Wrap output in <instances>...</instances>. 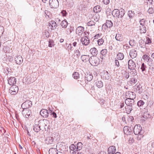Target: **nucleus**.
<instances>
[{
	"label": "nucleus",
	"mask_w": 154,
	"mask_h": 154,
	"mask_svg": "<svg viewBox=\"0 0 154 154\" xmlns=\"http://www.w3.org/2000/svg\"><path fill=\"white\" fill-rule=\"evenodd\" d=\"M39 127L40 128L42 131H48L50 127L49 122L46 119L39 120L38 121Z\"/></svg>",
	"instance_id": "1"
},
{
	"label": "nucleus",
	"mask_w": 154,
	"mask_h": 154,
	"mask_svg": "<svg viewBox=\"0 0 154 154\" xmlns=\"http://www.w3.org/2000/svg\"><path fill=\"white\" fill-rule=\"evenodd\" d=\"M125 13V10L121 8L119 10L117 9L113 10L112 14L113 16L115 17L122 18L124 15Z\"/></svg>",
	"instance_id": "2"
},
{
	"label": "nucleus",
	"mask_w": 154,
	"mask_h": 154,
	"mask_svg": "<svg viewBox=\"0 0 154 154\" xmlns=\"http://www.w3.org/2000/svg\"><path fill=\"white\" fill-rule=\"evenodd\" d=\"M99 59L96 56H92L90 57L89 63L93 66H97L100 63Z\"/></svg>",
	"instance_id": "3"
},
{
	"label": "nucleus",
	"mask_w": 154,
	"mask_h": 154,
	"mask_svg": "<svg viewBox=\"0 0 154 154\" xmlns=\"http://www.w3.org/2000/svg\"><path fill=\"white\" fill-rule=\"evenodd\" d=\"M18 88L16 85H12L9 89V92L11 95H15L18 92Z\"/></svg>",
	"instance_id": "4"
},
{
	"label": "nucleus",
	"mask_w": 154,
	"mask_h": 154,
	"mask_svg": "<svg viewBox=\"0 0 154 154\" xmlns=\"http://www.w3.org/2000/svg\"><path fill=\"white\" fill-rule=\"evenodd\" d=\"M49 5L51 8H57L59 6V2L57 0H50Z\"/></svg>",
	"instance_id": "5"
},
{
	"label": "nucleus",
	"mask_w": 154,
	"mask_h": 154,
	"mask_svg": "<svg viewBox=\"0 0 154 154\" xmlns=\"http://www.w3.org/2000/svg\"><path fill=\"white\" fill-rule=\"evenodd\" d=\"M81 42L83 45H87L90 43V40L87 36H85L81 38Z\"/></svg>",
	"instance_id": "6"
},
{
	"label": "nucleus",
	"mask_w": 154,
	"mask_h": 154,
	"mask_svg": "<svg viewBox=\"0 0 154 154\" xmlns=\"http://www.w3.org/2000/svg\"><path fill=\"white\" fill-rule=\"evenodd\" d=\"M32 102L30 100H27L23 103L21 105V107L23 109H28L31 107Z\"/></svg>",
	"instance_id": "7"
},
{
	"label": "nucleus",
	"mask_w": 154,
	"mask_h": 154,
	"mask_svg": "<svg viewBox=\"0 0 154 154\" xmlns=\"http://www.w3.org/2000/svg\"><path fill=\"white\" fill-rule=\"evenodd\" d=\"M113 23L111 20H107L106 22L103 24L102 26V29H106L108 28H110L112 26Z\"/></svg>",
	"instance_id": "8"
},
{
	"label": "nucleus",
	"mask_w": 154,
	"mask_h": 154,
	"mask_svg": "<svg viewBox=\"0 0 154 154\" xmlns=\"http://www.w3.org/2000/svg\"><path fill=\"white\" fill-rule=\"evenodd\" d=\"M142 128L140 125H136L134 127V132L135 134L138 135L140 133Z\"/></svg>",
	"instance_id": "9"
},
{
	"label": "nucleus",
	"mask_w": 154,
	"mask_h": 154,
	"mask_svg": "<svg viewBox=\"0 0 154 154\" xmlns=\"http://www.w3.org/2000/svg\"><path fill=\"white\" fill-rule=\"evenodd\" d=\"M126 98H127L134 99L135 98V94L133 92L128 91L126 93Z\"/></svg>",
	"instance_id": "10"
},
{
	"label": "nucleus",
	"mask_w": 154,
	"mask_h": 154,
	"mask_svg": "<svg viewBox=\"0 0 154 154\" xmlns=\"http://www.w3.org/2000/svg\"><path fill=\"white\" fill-rule=\"evenodd\" d=\"M22 113L23 116L26 118H28L31 113L30 110L28 109H23L22 111Z\"/></svg>",
	"instance_id": "11"
},
{
	"label": "nucleus",
	"mask_w": 154,
	"mask_h": 154,
	"mask_svg": "<svg viewBox=\"0 0 154 154\" xmlns=\"http://www.w3.org/2000/svg\"><path fill=\"white\" fill-rule=\"evenodd\" d=\"M128 68L130 69H135L136 65L135 63L132 60H130L128 62Z\"/></svg>",
	"instance_id": "12"
},
{
	"label": "nucleus",
	"mask_w": 154,
	"mask_h": 154,
	"mask_svg": "<svg viewBox=\"0 0 154 154\" xmlns=\"http://www.w3.org/2000/svg\"><path fill=\"white\" fill-rule=\"evenodd\" d=\"M33 130L36 132H38L41 131L40 128L39 127L38 121L36 120L35 121V125L33 126Z\"/></svg>",
	"instance_id": "13"
},
{
	"label": "nucleus",
	"mask_w": 154,
	"mask_h": 154,
	"mask_svg": "<svg viewBox=\"0 0 154 154\" xmlns=\"http://www.w3.org/2000/svg\"><path fill=\"white\" fill-rule=\"evenodd\" d=\"M84 31V28L82 26H78L76 29V33L79 36H81Z\"/></svg>",
	"instance_id": "14"
},
{
	"label": "nucleus",
	"mask_w": 154,
	"mask_h": 154,
	"mask_svg": "<svg viewBox=\"0 0 154 154\" xmlns=\"http://www.w3.org/2000/svg\"><path fill=\"white\" fill-rule=\"evenodd\" d=\"M134 99L127 98L125 100V103L126 105L131 106L134 105Z\"/></svg>",
	"instance_id": "15"
},
{
	"label": "nucleus",
	"mask_w": 154,
	"mask_h": 154,
	"mask_svg": "<svg viewBox=\"0 0 154 154\" xmlns=\"http://www.w3.org/2000/svg\"><path fill=\"white\" fill-rule=\"evenodd\" d=\"M23 59L20 55L16 56L15 58V61L16 63L19 65L21 64L23 62Z\"/></svg>",
	"instance_id": "16"
},
{
	"label": "nucleus",
	"mask_w": 154,
	"mask_h": 154,
	"mask_svg": "<svg viewBox=\"0 0 154 154\" xmlns=\"http://www.w3.org/2000/svg\"><path fill=\"white\" fill-rule=\"evenodd\" d=\"M40 114L43 117L47 118L48 116L49 113L48 110L45 109H42L40 111Z\"/></svg>",
	"instance_id": "17"
},
{
	"label": "nucleus",
	"mask_w": 154,
	"mask_h": 154,
	"mask_svg": "<svg viewBox=\"0 0 154 154\" xmlns=\"http://www.w3.org/2000/svg\"><path fill=\"white\" fill-rule=\"evenodd\" d=\"M16 79L14 77H11L8 79V83L10 85H15L16 83Z\"/></svg>",
	"instance_id": "18"
},
{
	"label": "nucleus",
	"mask_w": 154,
	"mask_h": 154,
	"mask_svg": "<svg viewBox=\"0 0 154 154\" xmlns=\"http://www.w3.org/2000/svg\"><path fill=\"white\" fill-rule=\"evenodd\" d=\"M116 151V147L115 146H110L108 149V154H114Z\"/></svg>",
	"instance_id": "19"
},
{
	"label": "nucleus",
	"mask_w": 154,
	"mask_h": 154,
	"mask_svg": "<svg viewBox=\"0 0 154 154\" xmlns=\"http://www.w3.org/2000/svg\"><path fill=\"white\" fill-rule=\"evenodd\" d=\"M124 133L126 135L130 134L132 132L131 129L127 126H125L124 128Z\"/></svg>",
	"instance_id": "20"
},
{
	"label": "nucleus",
	"mask_w": 154,
	"mask_h": 154,
	"mask_svg": "<svg viewBox=\"0 0 154 154\" xmlns=\"http://www.w3.org/2000/svg\"><path fill=\"white\" fill-rule=\"evenodd\" d=\"M140 30L141 33H145L147 31L148 27L147 25L140 26Z\"/></svg>",
	"instance_id": "21"
},
{
	"label": "nucleus",
	"mask_w": 154,
	"mask_h": 154,
	"mask_svg": "<svg viewBox=\"0 0 154 154\" xmlns=\"http://www.w3.org/2000/svg\"><path fill=\"white\" fill-rule=\"evenodd\" d=\"M49 26L51 27V29L54 30L57 27V24L54 21H52L48 25Z\"/></svg>",
	"instance_id": "22"
},
{
	"label": "nucleus",
	"mask_w": 154,
	"mask_h": 154,
	"mask_svg": "<svg viewBox=\"0 0 154 154\" xmlns=\"http://www.w3.org/2000/svg\"><path fill=\"white\" fill-rule=\"evenodd\" d=\"M102 76L103 79H108L109 78V74L107 71L104 70L102 72Z\"/></svg>",
	"instance_id": "23"
},
{
	"label": "nucleus",
	"mask_w": 154,
	"mask_h": 154,
	"mask_svg": "<svg viewBox=\"0 0 154 154\" xmlns=\"http://www.w3.org/2000/svg\"><path fill=\"white\" fill-rule=\"evenodd\" d=\"M130 56L132 59L135 58L137 56V52L136 51L132 49L130 52Z\"/></svg>",
	"instance_id": "24"
},
{
	"label": "nucleus",
	"mask_w": 154,
	"mask_h": 154,
	"mask_svg": "<svg viewBox=\"0 0 154 154\" xmlns=\"http://www.w3.org/2000/svg\"><path fill=\"white\" fill-rule=\"evenodd\" d=\"M81 59L83 61L86 62L89 61V62L90 57L88 55H82L81 57Z\"/></svg>",
	"instance_id": "25"
},
{
	"label": "nucleus",
	"mask_w": 154,
	"mask_h": 154,
	"mask_svg": "<svg viewBox=\"0 0 154 154\" xmlns=\"http://www.w3.org/2000/svg\"><path fill=\"white\" fill-rule=\"evenodd\" d=\"M93 78V76L91 73H88L86 75L85 79L88 82L91 81Z\"/></svg>",
	"instance_id": "26"
},
{
	"label": "nucleus",
	"mask_w": 154,
	"mask_h": 154,
	"mask_svg": "<svg viewBox=\"0 0 154 154\" xmlns=\"http://www.w3.org/2000/svg\"><path fill=\"white\" fill-rule=\"evenodd\" d=\"M95 85L97 87L101 88L103 86V83L100 80H97L95 82Z\"/></svg>",
	"instance_id": "27"
},
{
	"label": "nucleus",
	"mask_w": 154,
	"mask_h": 154,
	"mask_svg": "<svg viewBox=\"0 0 154 154\" xmlns=\"http://www.w3.org/2000/svg\"><path fill=\"white\" fill-rule=\"evenodd\" d=\"M124 57V55L122 53H118L116 56V58L119 60H122Z\"/></svg>",
	"instance_id": "28"
},
{
	"label": "nucleus",
	"mask_w": 154,
	"mask_h": 154,
	"mask_svg": "<svg viewBox=\"0 0 154 154\" xmlns=\"http://www.w3.org/2000/svg\"><path fill=\"white\" fill-rule=\"evenodd\" d=\"M91 54L93 55V56H96L97 54V51L95 48H91L90 51Z\"/></svg>",
	"instance_id": "29"
},
{
	"label": "nucleus",
	"mask_w": 154,
	"mask_h": 154,
	"mask_svg": "<svg viewBox=\"0 0 154 154\" xmlns=\"http://www.w3.org/2000/svg\"><path fill=\"white\" fill-rule=\"evenodd\" d=\"M3 51L5 53H11L12 52V49H10L8 46L4 47L3 48Z\"/></svg>",
	"instance_id": "30"
},
{
	"label": "nucleus",
	"mask_w": 154,
	"mask_h": 154,
	"mask_svg": "<svg viewBox=\"0 0 154 154\" xmlns=\"http://www.w3.org/2000/svg\"><path fill=\"white\" fill-rule=\"evenodd\" d=\"M57 150L56 148H52L49 150V154H57Z\"/></svg>",
	"instance_id": "31"
},
{
	"label": "nucleus",
	"mask_w": 154,
	"mask_h": 154,
	"mask_svg": "<svg viewBox=\"0 0 154 154\" xmlns=\"http://www.w3.org/2000/svg\"><path fill=\"white\" fill-rule=\"evenodd\" d=\"M54 140L53 137H48L46 139V143L48 144H51L52 143Z\"/></svg>",
	"instance_id": "32"
},
{
	"label": "nucleus",
	"mask_w": 154,
	"mask_h": 154,
	"mask_svg": "<svg viewBox=\"0 0 154 154\" xmlns=\"http://www.w3.org/2000/svg\"><path fill=\"white\" fill-rule=\"evenodd\" d=\"M93 11L95 13H98L101 10V8L100 6L97 5L93 8Z\"/></svg>",
	"instance_id": "33"
},
{
	"label": "nucleus",
	"mask_w": 154,
	"mask_h": 154,
	"mask_svg": "<svg viewBox=\"0 0 154 154\" xmlns=\"http://www.w3.org/2000/svg\"><path fill=\"white\" fill-rule=\"evenodd\" d=\"M60 24L63 28H66L67 26L68 23L67 21L64 20L61 22Z\"/></svg>",
	"instance_id": "34"
},
{
	"label": "nucleus",
	"mask_w": 154,
	"mask_h": 154,
	"mask_svg": "<svg viewBox=\"0 0 154 154\" xmlns=\"http://www.w3.org/2000/svg\"><path fill=\"white\" fill-rule=\"evenodd\" d=\"M125 109L126 112L129 114L131 113L132 109V106L127 105L125 107Z\"/></svg>",
	"instance_id": "35"
},
{
	"label": "nucleus",
	"mask_w": 154,
	"mask_h": 154,
	"mask_svg": "<svg viewBox=\"0 0 154 154\" xmlns=\"http://www.w3.org/2000/svg\"><path fill=\"white\" fill-rule=\"evenodd\" d=\"M122 35L120 34H116L115 37L117 41H121L122 39Z\"/></svg>",
	"instance_id": "36"
},
{
	"label": "nucleus",
	"mask_w": 154,
	"mask_h": 154,
	"mask_svg": "<svg viewBox=\"0 0 154 154\" xmlns=\"http://www.w3.org/2000/svg\"><path fill=\"white\" fill-rule=\"evenodd\" d=\"M137 81V80L134 78H131L130 80L128 82V84L130 83L132 85L133 84H135Z\"/></svg>",
	"instance_id": "37"
},
{
	"label": "nucleus",
	"mask_w": 154,
	"mask_h": 154,
	"mask_svg": "<svg viewBox=\"0 0 154 154\" xmlns=\"http://www.w3.org/2000/svg\"><path fill=\"white\" fill-rule=\"evenodd\" d=\"M135 13L134 11H128V15L130 18L133 17L134 16Z\"/></svg>",
	"instance_id": "38"
},
{
	"label": "nucleus",
	"mask_w": 154,
	"mask_h": 154,
	"mask_svg": "<svg viewBox=\"0 0 154 154\" xmlns=\"http://www.w3.org/2000/svg\"><path fill=\"white\" fill-rule=\"evenodd\" d=\"M139 45L142 48H144L145 47L146 43L143 40L139 41Z\"/></svg>",
	"instance_id": "39"
},
{
	"label": "nucleus",
	"mask_w": 154,
	"mask_h": 154,
	"mask_svg": "<svg viewBox=\"0 0 154 154\" xmlns=\"http://www.w3.org/2000/svg\"><path fill=\"white\" fill-rule=\"evenodd\" d=\"M122 75L123 77L126 79L128 78L129 77V73L125 71H124L123 73H122Z\"/></svg>",
	"instance_id": "40"
},
{
	"label": "nucleus",
	"mask_w": 154,
	"mask_h": 154,
	"mask_svg": "<svg viewBox=\"0 0 154 154\" xmlns=\"http://www.w3.org/2000/svg\"><path fill=\"white\" fill-rule=\"evenodd\" d=\"M48 46L50 47H52L54 45V42L52 39H49L48 41Z\"/></svg>",
	"instance_id": "41"
},
{
	"label": "nucleus",
	"mask_w": 154,
	"mask_h": 154,
	"mask_svg": "<svg viewBox=\"0 0 154 154\" xmlns=\"http://www.w3.org/2000/svg\"><path fill=\"white\" fill-rule=\"evenodd\" d=\"M143 58L145 60H148V61H151L152 60L147 55L145 54L143 57Z\"/></svg>",
	"instance_id": "42"
},
{
	"label": "nucleus",
	"mask_w": 154,
	"mask_h": 154,
	"mask_svg": "<svg viewBox=\"0 0 154 154\" xmlns=\"http://www.w3.org/2000/svg\"><path fill=\"white\" fill-rule=\"evenodd\" d=\"M82 144L81 142H79L77 143L76 145V147L78 150H80L82 147Z\"/></svg>",
	"instance_id": "43"
},
{
	"label": "nucleus",
	"mask_w": 154,
	"mask_h": 154,
	"mask_svg": "<svg viewBox=\"0 0 154 154\" xmlns=\"http://www.w3.org/2000/svg\"><path fill=\"white\" fill-rule=\"evenodd\" d=\"M146 21L144 19H142L140 21V26H143L146 25Z\"/></svg>",
	"instance_id": "44"
},
{
	"label": "nucleus",
	"mask_w": 154,
	"mask_h": 154,
	"mask_svg": "<svg viewBox=\"0 0 154 154\" xmlns=\"http://www.w3.org/2000/svg\"><path fill=\"white\" fill-rule=\"evenodd\" d=\"M73 77L75 79H77L79 78V74L77 72H75L72 74Z\"/></svg>",
	"instance_id": "45"
},
{
	"label": "nucleus",
	"mask_w": 154,
	"mask_h": 154,
	"mask_svg": "<svg viewBox=\"0 0 154 154\" xmlns=\"http://www.w3.org/2000/svg\"><path fill=\"white\" fill-rule=\"evenodd\" d=\"M107 50L104 49L102 50L100 52V53L103 56H105L107 54Z\"/></svg>",
	"instance_id": "46"
},
{
	"label": "nucleus",
	"mask_w": 154,
	"mask_h": 154,
	"mask_svg": "<svg viewBox=\"0 0 154 154\" xmlns=\"http://www.w3.org/2000/svg\"><path fill=\"white\" fill-rule=\"evenodd\" d=\"M104 42V40L102 38L99 39L97 40L98 44L99 46L102 45L103 43Z\"/></svg>",
	"instance_id": "47"
},
{
	"label": "nucleus",
	"mask_w": 154,
	"mask_h": 154,
	"mask_svg": "<svg viewBox=\"0 0 154 154\" xmlns=\"http://www.w3.org/2000/svg\"><path fill=\"white\" fill-rule=\"evenodd\" d=\"M74 54L75 55L78 57L81 55L80 52L78 49H76L74 51Z\"/></svg>",
	"instance_id": "48"
},
{
	"label": "nucleus",
	"mask_w": 154,
	"mask_h": 154,
	"mask_svg": "<svg viewBox=\"0 0 154 154\" xmlns=\"http://www.w3.org/2000/svg\"><path fill=\"white\" fill-rule=\"evenodd\" d=\"M144 104V102L142 100L139 101L137 103V105L139 107H141Z\"/></svg>",
	"instance_id": "49"
},
{
	"label": "nucleus",
	"mask_w": 154,
	"mask_h": 154,
	"mask_svg": "<svg viewBox=\"0 0 154 154\" xmlns=\"http://www.w3.org/2000/svg\"><path fill=\"white\" fill-rule=\"evenodd\" d=\"M146 68V65L144 63H143L141 65L140 69H141L142 72H143L144 71H145Z\"/></svg>",
	"instance_id": "50"
},
{
	"label": "nucleus",
	"mask_w": 154,
	"mask_h": 154,
	"mask_svg": "<svg viewBox=\"0 0 154 154\" xmlns=\"http://www.w3.org/2000/svg\"><path fill=\"white\" fill-rule=\"evenodd\" d=\"M140 109H141V112H142V113L145 114L147 113L148 109L147 106H146V107L144 108L143 109H141V108Z\"/></svg>",
	"instance_id": "51"
},
{
	"label": "nucleus",
	"mask_w": 154,
	"mask_h": 154,
	"mask_svg": "<svg viewBox=\"0 0 154 154\" xmlns=\"http://www.w3.org/2000/svg\"><path fill=\"white\" fill-rule=\"evenodd\" d=\"M67 49L69 51H71L73 50V48L71 44H69L67 47Z\"/></svg>",
	"instance_id": "52"
},
{
	"label": "nucleus",
	"mask_w": 154,
	"mask_h": 154,
	"mask_svg": "<svg viewBox=\"0 0 154 154\" xmlns=\"http://www.w3.org/2000/svg\"><path fill=\"white\" fill-rule=\"evenodd\" d=\"M11 69L6 67L5 69V72L7 74H8L11 73Z\"/></svg>",
	"instance_id": "53"
},
{
	"label": "nucleus",
	"mask_w": 154,
	"mask_h": 154,
	"mask_svg": "<svg viewBox=\"0 0 154 154\" xmlns=\"http://www.w3.org/2000/svg\"><path fill=\"white\" fill-rule=\"evenodd\" d=\"M95 23L93 21H91L87 23L88 26H92L94 25Z\"/></svg>",
	"instance_id": "54"
},
{
	"label": "nucleus",
	"mask_w": 154,
	"mask_h": 154,
	"mask_svg": "<svg viewBox=\"0 0 154 154\" xmlns=\"http://www.w3.org/2000/svg\"><path fill=\"white\" fill-rule=\"evenodd\" d=\"M146 41L145 42L146 45V44H149L151 43V41L149 37H146Z\"/></svg>",
	"instance_id": "55"
},
{
	"label": "nucleus",
	"mask_w": 154,
	"mask_h": 154,
	"mask_svg": "<svg viewBox=\"0 0 154 154\" xmlns=\"http://www.w3.org/2000/svg\"><path fill=\"white\" fill-rule=\"evenodd\" d=\"M148 12L149 14H152L154 12V9L152 8H149L148 10Z\"/></svg>",
	"instance_id": "56"
},
{
	"label": "nucleus",
	"mask_w": 154,
	"mask_h": 154,
	"mask_svg": "<svg viewBox=\"0 0 154 154\" xmlns=\"http://www.w3.org/2000/svg\"><path fill=\"white\" fill-rule=\"evenodd\" d=\"M66 33V35H69L72 32L71 29H70L67 28L65 29Z\"/></svg>",
	"instance_id": "57"
},
{
	"label": "nucleus",
	"mask_w": 154,
	"mask_h": 154,
	"mask_svg": "<svg viewBox=\"0 0 154 154\" xmlns=\"http://www.w3.org/2000/svg\"><path fill=\"white\" fill-rule=\"evenodd\" d=\"M76 148L75 146L73 144H72L69 146V149L72 150H74Z\"/></svg>",
	"instance_id": "58"
},
{
	"label": "nucleus",
	"mask_w": 154,
	"mask_h": 154,
	"mask_svg": "<svg viewBox=\"0 0 154 154\" xmlns=\"http://www.w3.org/2000/svg\"><path fill=\"white\" fill-rule=\"evenodd\" d=\"M118 60H119L117 59H116L115 61V62H114L116 66L117 67H119V66H120L119 62Z\"/></svg>",
	"instance_id": "59"
},
{
	"label": "nucleus",
	"mask_w": 154,
	"mask_h": 154,
	"mask_svg": "<svg viewBox=\"0 0 154 154\" xmlns=\"http://www.w3.org/2000/svg\"><path fill=\"white\" fill-rule=\"evenodd\" d=\"M4 32V27L2 26H0V37L2 34Z\"/></svg>",
	"instance_id": "60"
},
{
	"label": "nucleus",
	"mask_w": 154,
	"mask_h": 154,
	"mask_svg": "<svg viewBox=\"0 0 154 154\" xmlns=\"http://www.w3.org/2000/svg\"><path fill=\"white\" fill-rule=\"evenodd\" d=\"M132 71H131V73L134 76L136 75L137 74V72L136 70L134 69H131Z\"/></svg>",
	"instance_id": "61"
},
{
	"label": "nucleus",
	"mask_w": 154,
	"mask_h": 154,
	"mask_svg": "<svg viewBox=\"0 0 154 154\" xmlns=\"http://www.w3.org/2000/svg\"><path fill=\"white\" fill-rule=\"evenodd\" d=\"M3 60L4 62L6 63H7L9 62L8 60V57L7 55L6 56V57H5L3 58Z\"/></svg>",
	"instance_id": "62"
},
{
	"label": "nucleus",
	"mask_w": 154,
	"mask_h": 154,
	"mask_svg": "<svg viewBox=\"0 0 154 154\" xmlns=\"http://www.w3.org/2000/svg\"><path fill=\"white\" fill-rule=\"evenodd\" d=\"M8 57L9 62L13 60V57L11 56L8 55Z\"/></svg>",
	"instance_id": "63"
},
{
	"label": "nucleus",
	"mask_w": 154,
	"mask_h": 154,
	"mask_svg": "<svg viewBox=\"0 0 154 154\" xmlns=\"http://www.w3.org/2000/svg\"><path fill=\"white\" fill-rule=\"evenodd\" d=\"M103 2L105 5L108 4L110 2V0H103Z\"/></svg>",
	"instance_id": "64"
}]
</instances>
